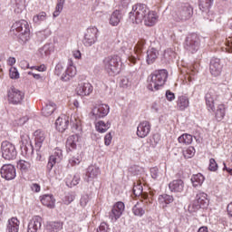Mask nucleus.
I'll list each match as a JSON object with an SVG mask.
<instances>
[{
  "mask_svg": "<svg viewBox=\"0 0 232 232\" xmlns=\"http://www.w3.org/2000/svg\"><path fill=\"white\" fill-rule=\"evenodd\" d=\"M27 68H30L31 70H37L38 72H46V66L44 64L40 66H33V67H30V65H27Z\"/></svg>",
  "mask_w": 232,
  "mask_h": 232,
  "instance_id": "nucleus-59",
  "label": "nucleus"
},
{
  "mask_svg": "<svg viewBox=\"0 0 232 232\" xmlns=\"http://www.w3.org/2000/svg\"><path fill=\"white\" fill-rule=\"evenodd\" d=\"M159 57V51L155 48H150L147 51V63L153 64Z\"/></svg>",
  "mask_w": 232,
  "mask_h": 232,
  "instance_id": "nucleus-31",
  "label": "nucleus"
},
{
  "mask_svg": "<svg viewBox=\"0 0 232 232\" xmlns=\"http://www.w3.org/2000/svg\"><path fill=\"white\" fill-rule=\"evenodd\" d=\"M15 6H17L18 10H23V6H24V0H13Z\"/></svg>",
  "mask_w": 232,
  "mask_h": 232,
  "instance_id": "nucleus-61",
  "label": "nucleus"
},
{
  "mask_svg": "<svg viewBox=\"0 0 232 232\" xmlns=\"http://www.w3.org/2000/svg\"><path fill=\"white\" fill-rule=\"evenodd\" d=\"M52 52H53V47L50 44L44 45L39 50L40 55L43 57V59L45 57H50Z\"/></svg>",
  "mask_w": 232,
  "mask_h": 232,
  "instance_id": "nucleus-38",
  "label": "nucleus"
},
{
  "mask_svg": "<svg viewBox=\"0 0 232 232\" xmlns=\"http://www.w3.org/2000/svg\"><path fill=\"white\" fill-rule=\"evenodd\" d=\"M45 140L46 133H44V131L38 130L34 132V146L37 151L43 148V142H44Z\"/></svg>",
  "mask_w": 232,
  "mask_h": 232,
  "instance_id": "nucleus-25",
  "label": "nucleus"
},
{
  "mask_svg": "<svg viewBox=\"0 0 232 232\" xmlns=\"http://www.w3.org/2000/svg\"><path fill=\"white\" fill-rule=\"evenodd\" d=\"M180 144H191L193 142V136L190 134H182L178 138Z\"/></svg>",
  "mask_w": 232,
  "mask_h": 232,
  "instance_id": "nucleus-43",
  "label": "nucleus"
},
{
  "mask_svg": "<svg viewBox=\"0 0 232 232\" xmlns=\"http://www.w3.org/2000/svg\"><path fill=\"white\" fill-rule=\"evenodd\" d=\"M213 1L215 0H199L198 6L199 10L202 12V16L204 19L211 21L213 19V14H211V6H213Z\"/></svg>",
  "mask_w": 232,
  "mask_h": 232,
  "instance_id": "nucleus-12",
  "label": "nucleus"
},
{
  "mask_svg": "<svg viewBox=\"0 0 232 232\" xmlns=\"http://www.w3.org/2000/svg\"><path fill=\"white\" fill-rule=\"evenodd\" d=\"M63 160V150L59 148L54 149L53 154L49 157L47 163V169L50 171L53 169V166L59 164Z\"/></svg>",
  "mask_w": 232,
  "mask_h": 232,
  "instance_id": "nucleus-14",
  "label": "nucleus"
},
{
  "mask_svg": "<svg viewBox=\"0 0 232 232\" xmlns=\"http://www.w3.org/2000/svg\"><path fill=\"white\" fill-rule=\"evenodd\" d=\"M73 200H75V195L67 194L63 198V204L68 206V205L72 204V202H73Z\"/></svg>",
  "mask_w": 232,
  "mask_h": 232,
  "instance_id": "nucleus-50",
  "label": "nucleus"
},
{
  "mask_svg": "<svg viewBox=\"0 0 232 232\" xmlns=\"http://www.w3.org/2000/svg\"><path fill=\"white\" fill-rule=\"evenodd\" d=\"M6 232H19V219L12 218L8 220Z\"/></svg>",
  "mask_w": 232,
  "mask_h": 232,
  "instance_id": "nucleus-33",
  "label": "nucleus"
},
{
  "mask_svg": "<svg viewBox=\"0 0 232 232\" xmlns=\"http://www.w3.org/2000/svg\"><path fill=\"white\" fill-rule=\"evenodd\" d=\"M166 97H167V101H175V93L171 92L170 91H167L166 92Z\"/></svg>",
  "mask_w": 232,
  "mask_h": 232,
  "instance_id": "nucleus-64",
  "label": "nucleus"
},
{
  "mask_svg": "<svg viewBox=\"0 0 232 232\" xmlns=\"http://www.w3.org/2000/svg\"><path fill=\"white\" fill-rule=\"evenodd\" d=\"M183 155L185 159H191L195 156V148L194 147H188L184 152Z\"/></svg>",
  "mask_w": 232,
  "mask_h": 232,
  "instance_id": "nucleus-48",
  "label": "nucleus"
},
{
  "mask_svg": "<svg viewBox=\"0 0 232 232\" xmlns=\"http://www.w3.org/2000/svg\"><path fill=\"white\" fill-rule=\"evenodd\" d=\"M222 63H220V59L218 58H212L210 61L209 70L211 75L214 77H218L220 73H222Z\"/></svg>",
  "mask_w": 232,
  "mask_h": 232,
  "instance_id": "nucleus-19",
  "label": "nucleus"
},
{
  "mask_svg": "<svg viewBox=\"0 0 232 232\" xmlns=\"http://www.w3.org/2000/svg\"><path fill=\"white\" fill-rule=\"evenodd\" d=\"M99 175H101V169H99V167L90 166L87 169L84 180H86V182H92V180H93V179H97Z\"/></svg>",
  "mask_w": 232,
  "mask_h": 232,
  "instance_id": "nucleus-24",
  "label": "nucleus"
},
{
  "mask_svg": "<svg viewBox=\"0 0 232 232\" xmlns=\"http://www.w3.org/2000/svg\"><path fill=\"white\" fill-rule=\"evenodd\" d=\"M63 72H64V67L63 66V63H58L54 69L55 75H63Z\"/></svg>",
  "mask_w": 232,
  "mask_h": 232,
  "instance_id": "nucleus-54",
  "label": "nucleus"
},
{
  "mask_svg": "<svg viewBox=\"0 0 232 232\" xmlns=\"http://www.w3.org/2000/svg\"><path fill=\"white\" fill-rule=\"evenodd\" d=\"M150 8L144 4H136L132 6L131 11L129 13V20L132 24H140L146 15H148Z\"/></svg>",
  "mask_w": 232,
  "mask_h": 232,
  "instance_id": "nucleus-3",
  "label": "nucleus"
},
{
  "mask_svg": "<svg viewBox=\"0 0 232 232\" xmlns=\"http://www.w3.org/2000/svg\"><path fill=\"white\" fill-rule=\"evenodd\" d=\"M75 75H77V68H75V65H73V61L69 59L67 68L62 74V81H70V78L75 77Z\"/></svg>",
  "mask_w": 232,
  "mask_h": 232,
  "instance_id": "nucleus-17",
  "label": "nucleus"
},
{
  "mask_svg": "<svg viewBox=\"0 0 232 232\" xmlns=\"http://www.w3.org/2000/svg\"><path fill=\"white\" fill-rule=\"evenodd\" d=\"M124 203L122 201H118L113 205L112 209L109 213V218L111 219L112 222H117L121 217H122V213H124Z\"/></svg>",
  "mask_w": 232,
  "mask_h": 232,
  "instance_id": "nucleus-13",
  "label": "nucleus"
},
{
  "mask_svg": "<svg viewBox=\"0 0 232 232\" xmlns=\"http://www.w3.org/2000/svg\"><path fill=\"white\" fill-rule=\"evenodd\" d=\"M93 92V86L91 85L90 82H84L79 85L77 88L78 95L84 97L86 95H90Z\"/></svg>",
  "mask_w": 232,
  "mask_h": 232,
  "instance_id": "nucleus-26",
  "label": "nucleus"
},
{
  "mask_svg": "<svg viewBox=\"0 0 232 232\" xmlns=\"http://www.w3.org/2000/svg\"><path fill=\"white\" fill-rule=\"evenodd\" d=\"M47 228L51 232H59L63 229V223L61 222H50L47 225Z\"/></svg>",
  "mask_w": 232,
  "mask_h": 232,
  "instance_id": "nucleus-42",
  "label": "nucleus"
},
{
  "mask_svg": "<svg viewBox=\"0 0 232 232\" xmlns=\"http://www.w3.org/2000/svg\"><path fill=\"white\" fill-rule=\"evenodd\" d=\"M99 29L97 27L87 28L82 43L84 46H93L97 43Z\"/></svg>",
  "mask_w": 232,
  "mask_h": 232,
  "instance_id": "nucleus-10",
  "label": "nucleus"
},
{
  "mask_svg": "<svg viewBox=\"0 0 232 232\" xmlns=\"http://www.w3.org/2000/svg\"><path fill=\"white\" fill-rule=\"evenodd\" d=\"M43 226V218L41 216H34L28 223L27 232H37Z\"/></svg>",
  "mask_w": 232,
  "mask_h": 232,
  "instance_id": "nucleus-18",
  "label": "nucleus"
},
{
  "mask_svg": "<svg viewBox=\"0 0 232 232\" xmlns=\"http://www.w3.org/2000/svg\"><path fill=\"white\" fill-rule=\"evenodd\" d=\"M1 152L3 159L5 160H14L17 157L15 145L7 140L1 143Z\"/></svg>",
  "mask_w": 232,
  "mask_h": 232,
  "instance_id": "nucleus-6",
  "label": "nucleus"
},
{
  "mask_svg": "<svg viewBox=\"0 0 232 232\" xmlns=\"http://www.w3.org/2000/svg\"><path fill=\"white\" fill-rule=\"evenodd\" d=\"M81 181V176L79 174H75L72 180L71 181V186H77Z\"/></svg>",
  "mask_w": 232,
  "mask_h": 232,
  "instance_id": "nucleus-60",
  "label": "nucleus"
},
{
  "mask_svg": "<svg viewBox=\"0 0 232 232\" xmlns=\"http://www.w3.org/2000/svg\"><path fill=\"white\" fill-rule=\"evenodd\" d=\"M110 228L108 227V224L102 223L98 228V232H108Z\"/></svg>",
  "mask_w": 232,
  "mask_h": 232,
  "instance_id": "nucleus-62",
  "label": "nucleus"
},
{
  "mask_svg": "<svg viewBox=\"0 0 232 232\" xmlns=\"http://www.w3.org/2000/svg\"><path fill=\"white\" fill-rule=\"evenodd\" d=\"M121 66L119 56H107L103 59V68L109 75H119Z\"/></svg>",
  "mask_w": 232,
  "mask_h": 232,
  "instance_id": "nucleus-5",
  "label": "nucleus"
},
{
  "mask_svg": "<svg viewBox=\"0 0 232 232\" xmlns=\"http://www.w3.org/2000/svg\"><path fill=\"white\" fill-rule=\"evenodd\" d=\"M7 98H8V102L10 104H14V105L21 104V102H23V100L24 99V92L15 88H11L8 91Z\"/></svg>",
  "mask_w": 232,
  "mask_h": 232,
  "instance_id": "nucleus-11",
  "label": "nucleus"
},
{
  "mask_svg": "<svg viewBox=\"0 0 232 232\" xmlns=\"http://www.w3.org/2000/svg\"><path fill=\"white\" fill-rule=\"evenodd\" d=\"M113 137L111 136V132H109L104 137V144L105 146H110L111 144Z\"/></svg>",
  "mask_w": 232,
  "mask_h": 232,
  "instance_id": "nucleus-56",
  "label": "nucleus"
},
{
  "mask_svg": "<svg viewBox=\"0 0 232 232\" xmlns=\"http://www.w3.org/2000/svg\"><path fill=\"white\" fill-rule=\"evenodd\" d=\"M172 17L176 23H186L193 17V6L189 4H182L179 5L172 13Z\"/></svg>",
  "mask_w": 232,
  "mask_h": 232,
  "instance_id": "nucleus-4",
  "label": "nucleus"
},
{
  "mask_svg": "<svg viewBox=\"0 0 232 232\" xmlns=\"http://www.w3.org/2000/svg\"><path fill=\"white\" fill-rule=\"evenodd\" d=\"M57 110V105L53 102H48L42 109L44 117H50Z\"/></svg>",
  "mask_w": 232,
  "mask_h": 232,
  "instance_id": "nucleus-28",
  "label": "nucleus"
},
{
  "mask_svg": "<svg viewBox=\"0 0 232 232\" xmlns=\"http://www.w3.org/2000/svg\"><path fill=\"white\" fill-rule=\"evenodd\" d=\"M120 86H121V88H128V86H130V79L127 77L121 78Z\"/></svg>",
  "mask_w": 232,
  "mask_h": 232,
  "instance_id": "nucleus-58",
  "label": "nucleus"
},
{
  "mask_svg": "<svg viewBox=\"0 0 232 232\" xmlns=\"http://www.w3.org/2000/svg\"><path fill=\"white\" fill-rule=\"evenodd\" d=\"M43 206L49 208V209H53L55 208V198L52 195H44L41 198Z\"/></svg>",
  "mask_w": 232,
  "mask_h": 232,
  "instance_id": "nucleus-30",
  "label": "nucleus"
},
{
  "mask_svg": "<svg viewBox=\"0 0 232 232\" xmlns=\"http://www.w3.org/2000/svg\"><path fill=\"white\" fill-rule=\"evenodd\" d=\"M80 144H81V137L78 134H73L69 136L66 140V148L70 151H72V150H76Z\"/></svg>",
  "mask_w": 232,
  "mask_h": 232,
  "instance_id": "nucleus-23",
  "label": "nucleus"
},
{
  "mask_svg": "<svg viewBox=\"0 0 232 232\" xmlns=\"http://www.w3.org/2000/svg\"><path fill=\"white\" fill-rule=\"evenodd\" d=\"M209 171H217L218 169V164H217V161L215 159L209 160V166H208Z\"/></svg>",
  "mask_w": 232,
  "mask_h": 232,
  "instance_id": "nucleus-51",
  "label": "nucleus"
},
{
  "mask_svg": "<svg viewBox=\"0 0 232 232\" xmlns=\"http://www.w3.org/2000/svg\"><path fill=\"white\" fill-rule=\"evenodd\" d=\"M33 21L34 23H36V24H39V23H42V21H46V13L41 12L38 14H35Z\"/></svg>",
  "mask_w": 232,
  "mask_h": 232,
  "instance_id": "nucleus-45",
  "label": "nucleus"
},
{
  "mask_svg": "<svg viewBox=\"0 0 232 232\" xmlns=\"http://www.w3.org/2000/svg\"><path fill=\"white\" fill-rule=\"evenodd\" d=\"M0 173L2 175V178L5 179V180H14L16 176L15 167H14V165L12 164L3 165Z\"/></svg>",
  "mask_w": 232,
  "mask_h": 232,
  "instance_id": "nucleus-15",
  "label": "nucleus"
},
{
  "mask_svg": "<svg viewBox=\"0 0 232 232\" xmlns=\"http://www.w3.org/2000/svg\"><path fill=\"white\" fill-rule=\"evenodd\" d=\"M132 213L135 215V217H142L144 213H146V210L142 208V203H137L132 208Z\"/></svg>",
  "mask_w": 232,
  "mask_h": 232,
  "instance_id": "nucleus-41",
  "label": "nucleus"
},
{
  "mask_svg": "<svg viewBox=\"0 0 232 232\" xmlns=\"http://www.w3.org/2000/svg\"><path fill=\"white\" fill-rule=\"evenodd\" d=\"M122 20V13L120 10H115L110 17L109 24L111 26H119V24Z\"/></svg>",
  "mask_w": 232,
  "mask_h": 232,
  "instance_id": "nucleus-29",
  "label": "nucleus"
},
{
  "mask_svg": "<svg viewBox=\"0 0 232 232\" xmlns=\"http://www.w3.org/2000/svg\"><path fill=\"white\" fill-rule=\"evenodd\" d=\"M145 46H146V39L144 38L140 39L135 47L137 53H140L142 50H144Z\"/></svg>",
  "mask_w": 232,
  "mask_h": 232,
  "instance_id": "nucleus-46",
  "label": "nucleus"
},
{
  "mask_svg": "<svg viewBox=\"0 0 232 232\" xmlns=\"http://www.w3.org/2000/svg\"><path fill=\"white\" fill-rule=\"evenodd\" d=\"M11 31L22 43H27L30 40V24L26 20L15 22L12 25Z\"/></svg>",
  "mask_w": 232,
  "mask_h": 232,
  "instance_id": "nucleus-2",
  "label": "nucleus"
},
{
  "mask_svg": "<svg viewBox=\"0 0 232 232\" xmlns=\"http://www.w3.org/2000/svg\"><path fill=\"white\" fill-rule=\"evenodd\" d=\"M199 44H200V39L198 38V35H197L196 34H191L186 37V40L184 43V48L188 50V52H190L191 53H195V52L198 50Z\"/></svg>",
  "mask_w": 232,
  "mask_h": 232,
  "instance_id": "nucleus-8",
  "label": "nucleus"
},
{
  "mask_svg": "<svg viewBox=\"0 0 232 232\" xmlns=\"http://www.w3.org/2000/svg\"><path fill=\"white\" fill-rule=\"evenodd\" d=\"M168 79V71L159 70L152 72L149 77L148 90L150 92H158L160 90Z\"/></svg>",
  "mask_w": 232,
  "mask_h": 232,
  "instance_id": "nucleus-1",
  "label": "nucleus"
},
{
  "mask_svg": "<svg viewBox=\"0 0 232 232\" xmlns=\"http://www.w3.org/2000/svg\"><path fill=\"white\" fill-rule=\"evenodd\" d=\"M205 101L208 111H215V101H217V92L213 90L208 91L205 95Z\"/></svg>",
  "mask_w": 232,
  "mask_h": 232,
  "instance_id": "nucleus-21",
  "label": "nucleus"
},
{
  "mask_svg": "<svg viewBox=\"0 0 232 232\" xmlns=\"http://www.w3.org/2000/svg\"><path fill=\"white\" fill-rule=\"evenodd\" d=\"M150 175L151 178L154 179V180H157L159 177H160V172H159V168L153 167L150 169Z\"/></svg>",
  "mask_w": 232,
  "mask_h": 232,
  "instance_id": "nucleus-52",
  "label": "nucleus"
},
{
  "mask_svg": "<svg viewBox=\"0 0 232 232\" xmlns=\"http://www.w3.org/2000/svg\"><path fill=\"white\" fill-rule=\"evenodd\" d=\"M215 111V119L220 122L226 117V105L224 104H219L217 107V110Z\"/></svg>",
  "mask_w": 232,
  "mask_h": 232,
  "instance_id": "nucleus-35",
  "label": "nucleus"
},
{
  "mask_svg": "<svg viewBox=\"0 0 232 232\" xmlns=\"http://www.w3.org/2000/svg\"><path fill=\"white\" fill-rule=\"evenodd\" d=\"M21 139V149L24 150L25 155H28V148H31V153H34V147H32V142L29 141L30 138L28 137V135L22 136Z\"/></svg>",
  "mask_w": 232,
  "mask_h": 232,
  "instance_id": "nucleus-34",
  "label": "nucleus"
},
{
  "mask_svg": "<svg viewBox=\"0 0 232 232\" xmlns=\"http://www.w3.org/2000/svg\"><path fill=\"white\" fill-rule=\"evenodd\" d=\"M164 57L166 59H168V57H175V52H173V50L171 49H167L165 50V53H164Z\"/></svg>",
  "mask_w": 232,
  "mask_h": 232,
  "instance_id": "nucleus-63",
  "label": "nucleus"
},
{
  "mask_svg": "<svg viewBox=\"0 0 232 232\" xmlns=\"http://www.w3.org/2000/svg\"><path fill=\"white\" fill-rule=\"evenodd\" d=\"M208 204V194L199 192L196 195V199L193 201V203L189 205L188 209L190 211H198L200 208H206Z\"/></svg>",
  "mask_w": 232,
  "mask_h": 232,
  "instance_id": "nucleus-9",
  "label": "nucleus"
},
{
  "mask_svg": "<svg viewBox=\"0 0 232 232\" xmlns=\"http://www.w3.org/2000/svg\"><path fill=\"white\" fill-rule=\"evenodd\" d=\"M173 200V196H169L168 194H163L159 197V203L163 208H166L168 204H171Z\"/></svg>",
  "mask_w": 232,
  "mask_h": 232,
  "instance_id": "nucleus-36",
  "label": "nucleus"
},
{
  "mask_svg": "<svg viewBox=\"0 0 232 232\" xmlns=\"http://www.w3.org/2000/svg\"><path fill=\"white\" fill-rule=\"evenodd\" d=\"M169 188L174 193H182L184 191V181L182 179L173 180L169 184Z\"/></svg>",
  "mask_w": 232,
  "mask_h": 232,
  "instance_id": "nucleus-27",
  "label": "nucleus"
},
{
  "mask_svg": "<svg viewBox=\"0 0 232 232\" xmlns=\"http://www.w3.org/2000/svg\"><path fill=\"white\" fill-rule=\"evenodd\" d=\"M89 200H90V197L88 195H83L80 199V204L82 208L86 207V204H88Z\"/></svg>",
  "mask_w": 232,
  "mask_h": 232,
  "instance_id": "nucleus-57",
  "label": "nucleus"
},
{
  "mask_svg": "<svg viewBox=\"0 0 232 232\" xmlns=\"http://www.w3.org/2000/svg\"><path fill=\"white\" fill-rule=\"evenodd\" d=\"M69 164L71 166H77L79 164H81V157L77 156V157H72L69 160Z\"/></svg>",
  "mask_w": 232,
  "mask_h": 232,
  "instance_id": "nucleus-53",
  "label": "nucleus"
},
{
  "mask_svg": "<svg viewBox=\"0 0 232 232\" xmlns=\"http://www.w3.org/2000/svg\"><path fill=\"white\" fill-rule=\"evenodd\" d=\"M204 175L201 173H198L193 175L191 178V182L194 188H198V186H202L204 184Z\"/></svg>",
  "mask_w": 232,
  "mask_h": 232,
  "instance_id": "nucleus-39",
  "label": "nucleus"
},
{
  "mask_svg": "<svg viewBox=\"0 0 232 232\" xmlns=\"http://www.w3.org/2000/svg\"><path fill=\"white\" fill-rule=\"evenodd\" d=\"M150 131H151V123L148 121H143L139 123L136 135H138L140 139H146V137L150 135Z\"/></svg>",
  "mask_w": 232,
  "mask_h": 232,
  "instance_id": "nucleus-16",
  "label": "nucleus"
},
{
  "mask_svg": "<svg viewBox=\"0 0 232 232\" xmlns=\"http://www.w3.org/2000/svg\"><path fill=\"white\" fill-rule=\"evenodd\" d=\"M110 113V106L106 103H98L93 106L90 113L91 118L94 121L104 119Z\"/></svg>",
  "mask_w": 232,
  "mask_h": 232,
  "instance_id": "nucleus-7",
  "label": "nucleus"
},
{
  "mask_svg": "<svg viewBox=\"0 0 232 232\" xmlns=\"http://www.w3.org/2000/svg\"><path fill=\"white\" fill-rule=\"evenodd\" d=\"M225 44L227 46L226 51L228 52V53H232V38H227Z\"/></svg>",
  "mask_w": 232,
  "mask_h": 232,
  "instance_id": "nucleus-55",
  "label": "nucleus"
},
{
  "mask_svg": "<svg viewBox=\"0 0 232 232\" xmlns=\"http://www.w3.org/2000/svg\"><path fill=\"white\" fill-rule=\"evenodd\" d=\"M130 66H140V59L139 57L130 55L128 57Z\"/></svg>",
  "mask_w": 232,
  "mask_h": 232,
  "instance_id": "nucleus-47",
  "label": "nucleus"
},
{
  "mask_svg": "<svg viewBox=\"0 0 232 232\" xmlns=\"http://www.w3.org/2000/svg\"><path fill=\"white\" fill-rule=\"evenodd\" d=\"M68 124H70V118L64 114L61 115L55 121L56 130L61 133L68 130Z\"/></svg>",
  "mask_w": 232,
  "mask_h": 232,
  "instance_id": "nucleus-22",
  "label": "nucleus"
},
{
  "mask_svg": "<svg viewBox=\"0 0 232 232\" xmlns=\"http://www.w3.org/2000/svg\"><path fill=\"white\" fill-rule=\"evenodd\" d=\"M64 3L65 0H57L55 11L53 14V17H59V15L63 12V8H64Z\"/></svg>",
  "mask_w": 232,
  "mask_h": 232,
  "instance_id": "nucleus-44",
  "label": "nucleus"
},
{
  "mask_svg": "<svg viewBox=\"0 0 232 232\" xmlns=\"http://www.w3.org/2000/svg\"><path fill=\"white\" fill-rule=\"evenodd\" d=\"M17 166H18L19 169H21V171H23V173H26V171H28L30 169V168H32V163H30L29 161H26L24 160H20L17 163Z\"/></svg>",
  "mask_w": 232,
  "mask_h": 232,
  "instance_id": "nucleus-40",
  "label": "nucleus"
},
{
  "mask_svg": "<svg viewBox=\"0 0 232 232\" xmlns=\"http://www.w3.org/2000/svg\"><path fill=\"white\" fill-rule=\"evenodd\" d=\"M95 126L99 133H106V131L110 130L111 123L110 121L104 122L102 121H100L95 124Z\"/></svg>",
  "mask_w": 232,
  "mask_h": 232,
  "instance_id": "nucleus-37",
  "label": "nucleus"
},
{
  "mask_svg": "<svg viewBox=\"0 0 232 232\" xmlns=\"http://www.w3.org/2000/svg\"><path fill=\"white\" fill-rule=\"evenodd\" d=\"M159 22V14L155 11H151L149 9L145 18L143 19V23L145 26H155L156 23Z\"/></svg>",
  "mask_w": 232,
  "mask_h": 232,
  "instance_id": "nucleus-20",
  "label": "nucleus"
},
{
  "mask_svg": "<svg viewBox=\"0 0 232 232\" xmlns=\"http://www.w3.org/2000/svg\"><path fill=\"white\" fill-rule=\"evenodd\" d=\"M189 107V98L187 96H179L177 101V108L180 111H184L186 108Z\"/></svg>",
  "mask_w": 232,
  "mask_h": 232,
  "instance_id": "nucleus-32",
  "label": "nucleus"
},
{
  "mask_svg": "<svg viewBox=\"0 0 232 232\" xmlns=\"http://www.w3.org/2000/svg\"><path fill=\"white\" fill-rule=\"evenodd\" d=\"M9 77H10V79H19V71H17V68H15V67L10 68Z\"/></svg>",
  "mask_w": 232,
  "mask_h": 232,
  "instance_id": "nucleus-49",
  "label": "nucleus"
}]
</instances>
